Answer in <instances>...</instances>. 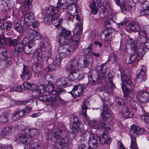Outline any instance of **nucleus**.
Here are the masks:
<instances>
[{
    "label": "nucleus",
    "instance_id": "nucleus-1",
    "mask_svg": "<svg viewBox=\"0 0 149 149\" xmlns=\"http://www.w3.org/2000/svg\"><path fill=\"white\" fill-rule=\"evenodd\" d=\"M52 54V52L50 50L44 51L42 49H38L36 51L35 55L38 60L36 64L38 68L37 69H40V70H41L45 65H47L49 63L48 61Z\"/></svg>",
    "mask_w": 149,
    "mask_h": 149
},
{
    "label": "nucleus",
    "instance_id": "nucleus-2",
    "mask_svg": "<svg viewBox=\"0 0 149 149\" xmlns=\"http://www.w3.org/2000/svg\"><path fill=\"white\" fill-rule=\"evenodd\" d=\"M120 73L121 80L123 83V82H124L126 84L129 85L130 88H127L124 84L121 85V88L123 91L124 97L127 100V101H128L132 99L129 91L133 90L134 87V85L129 76L126 75L125 71L123 72H121Z\"/></svg>",
    "mask_w": 149,
    "mask_h": 149
},
{
    "label": "nucleus",
    "instance_id": "nucleus-3",
    "mask_svg": "<svg viewBox=\"0 0 149 149\" xmlns=\"http://www.w3.org/2000/svg\"><path fill=\"white\" fill-rule=\"evenodd\" d=\"M113 15H109L105 21V26L107 29L104 30L100 35V38L102 40H103L104 41H107L110 40L111 38L114 36L115 35V29L110 28V26H109L111 25V22L113 21L112 17V16L113 17Z\"/></svg>",
    "mask_w": 149,
    "mask_h": 149
},
{
    "label": "nucleus",
    "instance_id": "nucleus-4",
    "mask_svg": "<svg viewBox=\"0 0 149 149\" xmlns=\"http://www.w3.org/2000/svg\"><path fill=\"white\" fill-rule=\"evenodd\" d=\"M63 132H65V131L64 130L61 131L58 128L56 129V131L54 130L53 131H51L48 135V139L54 140V142L57 143V146L59 148H62L63 146H66L67 142L65 140H66V138H63L61 141V134Z\"/></svg>",
    "mask_w": 149,
    "mask_h": 149
},
{
    "label": "nucleus",
    "instance_id": "nucleus-5",
    "mask_svg": "<svg viewBox=\"0 0 149 149\" xmlns=\"http://www.w3.org/2000/svg\"><path fill=\"white\" fill-rule=\"evenodd\" d=\"M130 136L131 139V145L130 147L132 149H137V145L136 142V137L141 134L144 131V129L140 128L134 125L131 126L130 130Z\"/></svg>",
    "mask_w": 149,
    "mask_h": 149
},
{
    "label": "nucleus",
    "instance_id": "nucleus-6",
    "mask_svg": "<svg viewBox=\"0 0 149 149\" xmlns=\"http://www.w3.org/2000/svg\"><path fill=\"white\" fill-rule=\"evenodd\" d=\"M65 91L64 90L59 89L56 91H54L53 94H51L49 98V105L53 107H57L61 104H64V101L59 96V95L61 93Z\"/></svg>",
    "mask_w": 149,
    "mask_h": 149
},
{
    "label": "nucleus",
    "instance_id": "nucleus-7",
    "mask_svg": "<svg viewBox=\"0 0 149 149\" xmlns=\"http://www.w3.org/2000/svg\"><path fill=\"white\" fill-rule=\"evenodd\" d=\"M103 105L100 108L102 111L101 116L103 121L106 122L112 116V112L108 107L111 104V100L108 98L107 100H103Z\"/></svg>",
    "mask_w": 149,
    "mask_h": 149
},
{
    "label": "nucleus",
    "instance_id": "nucleus-8",
    "mask_svg": "<svg viewBox=\"0 0 149 149\" xmlns=\"http://www.w3.org/2000/svg\"><path fill=\"white\" fill-rule=\"evenodd\" d=\"M37 133V130L35 128L31 129L29 131V134L25 132L19 134V138H17L18 141L23 144L29 145L32 142V136H34Z\"/></svg>",
    "mask_w": 149,
    "mask_h": 149
},
{
    "label": "nucleus",
    "instance_id": "nucleus-9",
    "mask_svg": "<svg viewBox=\"0 0 149 149\" xmlns=\"http://www.w3.org/2000/svg\"><path fill=\"white\" fill-rule=\"evenodd\" d=\"M85 141L87 142L90 146L93 148L95 149L97 146L98 141L97 136L94 134H92L89 132L87 131L81 134V137Z\"/></svg>",
    "mask_w": 149,
    "mask_h": 149
},
{
    "label": "nucleus",
    "instance_id": "nucleus-10",
    "mask_svg": "<svg viewBox=\"0 0 149 149\" xmlns=\"http://www.w3.org/2000/svg\"><path fill=\"white\" fill-rule=\"evenodd\" d=\"M52 6H51L47 9L46 12L48 14L49 17L45 16L43 18V20L46 24H49L50 22L54 23V22L57 21L59 18L58 12H56Z\"/></svg>",
    "mask_w": 149,
    "mask_h": 149
},
{
    "label": "nucleus",
    "instance_id": "nucleus-11",
    "mask_svg": "<svg viewBox=\"0 0 149 149\" xmlns=\"http://www.w3.org/2000/svg\"><path fill=\"white\" fill-rule=\"evenodd\" d=\"M32 109L31 107L27 106L23 109H17L14 112L12 118L15 120H20L23 118L26 114L29 113Z\"/></svg>",
    "mask_w": 149,
    "mask_h": 149
},
{
    "label": "nucleus",
    "instance_id": "nucleus-12",
    "mask_svg": "<svg viewBox=\"0 0 149 149\" xmlns=\"http://www.w3.org/2000/svg\"><path fill=\"white\" fill-rule=\"evenodd\" d=\"M71 71L68 76V79L71 80L76 81L81 80L83 77V74L78 69L74 70Z\"/></svg>",
    "mask_w": 149,
    "mask_h": 149
},
{
    "label": "nucleus",
    "instance_id": "nucleus-13",
    "mask_svg": "<svg viewBox=\"0 0 149 149\" xmlns=\"http://www.w3.org/2000/svg\"><path fill=\"white\" fill-rule=\"evenodd\" d=\"M75 37V35H73L70 36V40L71 41V42L70 45L68 49V52L70 53V55L75 51L79 45L78 42L80 37L79 36L76 39H74Z\"/></svg>",
    "mask_w": 149,
    "mask_h": 149
},
{
    "label": "nucleus",
    "instance_id": "nucleus-14",
    "mask_svg": "<svg viewBox=\"0 0 149 149\" xmlns=\"http://www.w3.org/2000/svg\"><path fill=\"white\" fill-rule=\"evenodd\" d=\"M84 86L83 85L77 84L74 86L71 91V94L74 97H79L83 91Z\"/></svg>",
    "mask_w": 149,
    "mask_h": 149
},
{
    "label": "nucleus",
    "instance_id": "nucleus-15",
    "mask_svg": "<svg viewBox=\"0 0 149 149\" xmlns=\"http://www.w3.org/2000/svg\"><path fill=\"white\" fill-rule=\"evenodd\" d=\"M56 7L52 6L56 12H61L68 8V4H67V0H58Z\"/></svg>",
    "mask_w": 149,
    "mask_h": 149
},
{
    "label": "nucleus",
    "instance_id": "nucleus-16",
    "mask_svg": "<svg viewBox=\"0 0 149 149\" xmlns=\"http://www.w3.org/2000/svg\"><path fill=\"white\" fill-rule=\"evenodd\" d=\"M127 48H128V47H129L131 49L136 52L141 53V51L143 50L142 47L139 48L137 47L136 42L131 39H130V40L127 41Z\"/></svg>",
    "mask_w": 149,
    "mask_h": 149
},
{
    "label": "nucleus",
    "instance_id": "nucleus-17",
    "mask_svg": "<svg viewBox=\"0 0 149 149\" xmlns=\"http://www.w3.org/2000/svg\"><path fill=\"white\" fill-rule=\"evenodd\" d=\"M140 29L139 24L136 22H133L125 26L126 30L130 32H136Z\"/></svg>",
    "mask_w": 149,
    "mask_h": 149
},
{
    "label": "nucleus",
    "instance_id": "nucleus-18",
    "mask_svg": "<svg viewBox=\"0 0 149 149\" xmlns=\"http://www.w3.org/2000/svg\"><path fill=\"white\" fill-rule=\"evenodd\" d=\"M68 80L66 78L62 77L57 79L55 82V84L57 87L62 89L68 86Z\"/></svg>",
    "mask_w": 149,
    "mask_h": 149
},
{
    "label": "nucleus",
    "instance_id": "nucleus-19",
    "mask_svg": "<svg viewBox=\"0 0 149 149\" xmlns=\"http://www.w3.org/2000/svg\"><path fill=\"white\" fill-rule=\"evenodd\" d=\"M97 74L100 78L104 77L106 75L108 68H107L105 65L103 64L100 66H98L96 69Z\"/></svg>",
    "mask_w": 149,
    "mask_h": 149
},
{
    "label": "nucleus",
    "instance_id": "nucleus-20",
    "mask_svg": "<svg viewBox=\"0 0 149 149\" xmlns=\"http://www.w3.org/2000/svg\"><path fill=\"white\" fill-rule=\"evenodd\" d=\"M28 33L29 36L31 40H35L39 39L41 40L42 38L39 32L32 28L29 30Z\"/></svg>",
    "mask_w": 149,
    "mask_h": 149
},
{
    "label": "nucleus",
    "instance_id": "nucleus-21",
    "mask_svg": "<svg viewBox=\"0 0 149 149\" xmlns=\"http://www.w3.org/2000/svg\"><path fill=\"white\" fill-rule=\"evenodd\" d=\"M62 50L60 52L59 56L61 58L56 59V62L57 64L59 67L61 66V62L62 61V58H65L66 57H68L70 56V53L68 52V48H64L63 47H61Z\"/></svg>",
    "mask_w": 149,
    "mask_h": 149
},
{
    "label": "nucleus",
    "instance_id": "nucleus-22",
    "mask_svg": "<svg viewBox=\"0 0 149 149\" xmlns=\"http://www.w3.org/2000/svg\"><path fill=\"white\" fill-rule=\"evenodd\" d=\"M137 94L141 96V99H138V102L141 103L147 102L149 100V94L148 92L143 91H140L137 92Z\"/></svg>",
    "mask_w": 149,
    "mask_h": 149
},
{
    "label": "nucleus",
    "instance_id": "nucleus-23",
    "mask_svg": "<svg viewBox=\"0 0 149 149\" xmlns=\"http://www.w3.org/2000/svg\"><path fill=\"white\" fill-rule=\"evenodd\" d=\"M70 121L73 123V130H75V129L77 128L81 129V127L83 125V123L79 120L78 117L77 116H73L70 118Z\"/></svg>",
    "mask_w": 149,
    "mask_h": 149
},
{
    "label": "nucleus",
    "instance_id": "nucleus-24",
    "mask_svg": "<svg viewBox=\"0 0 149 149\" xmlns=\"http://www.w3.org/2000/svg\"><path fill=\"white\" fill-rule=\"evenodd\" d=\"M78 61L75 58H73L69 63L66 66L67 71H72L77 69L78 65Z\"/></svg>",
    "mask_w": 149,
    "mask_h": 149
},
{
    "label": "nucleus",
    "instance_id": "nucleus-25",
    "mask_svg": "<svg viewBox=\"0 0 149 149\" xmlns=\"http://www.w3.org/2000/svg\"><path fill=\"white\" fill-rule=\"evenodd\" d=\"M22 79L24 80L29 79L32 77V74L30 70L28 67L23 64V68L22 73L21 76Z\"/></svg>",
    "mask_w": 149,
    "mask_h": 149
},
{
    "label": "nucleus",
    "instance_id": "nucleus-26",
    "mask_svg": "<svg viewBox=\"0 0 149 149\" xmlns=\"http://www.w3.org/2000/svg\"><path fill=\"white\" fill-rule=\"evenodd\" d=\"M122 3L121 5L120 4L118 6H120L121 10L123 11H127L129 10L130 11H133L134 9L133 8H134L135 7L134 6H132L127 1V0H122Z\"/></svg>",
    "mask_w": 149,
    "mask_h": 149
},
{
    "label": "nucleus",
    "instance_id": "nucleus-27",
    "mask_svg": "<svg viewBox=\"0 0 149 149\" xmlns=\"http://www.w3.org/2000/svg\"><path fill=\"white\" fill-rule=\"evenodd\" d=\"M35 18L34 15L33 13H27L24 19V22L26 25H31L34 22Z\"/></svg>",
    "mask_w": 149,
    "mask_h": 149
},
{
    "label": "nucleus",
    "instance_id": "nucleus-28",
    "mask_svg": "<svg viewBox=\"0 0 149 149\" xmlns=\"http://www.w3.org/2000/svg\"><path fill=\"white\" fill-rule=\"evenodd\" d=\"M83 22V20H80L79 21V23L77 22V24H75L77 31H76L75 33V29L73 31V32L74 33H75L77 35L76 36L75 35H74L75 36V39H76L79 36H80V38H81V36H79V35L81 34L82 33Z\"/></svg>",
    "mask_w": 149,
    "mask_h": 149
},
{
    "label": "nucleus",
    "instance_id": "nucleus-29",
    "mask_svg": "<svg viewBox=\"0 0 149 149\" xmlns=\"http://www.w3.org/2000/svg\"><path fill=\"white\" fill-rule=\"evenodd\" d=\"M0 58L4 60L6 62V63L8 65H10L12 63V57L8 51L1 54Z\"/></svg>",
    "mask_w": 149,
    "mask_h": 149
},
{
    "label": "nucleus",
    "instance_id": "nucleus-30",
    "mask_svg": "<svg viewBox=\"0 0 149 149\" xmlns=\"http://www.w3.org/2000/svg\"><path fill=\"white\" fill-rule=\"evenodd\" d=\"M0 58L4 60L6 62V63L8 65H10L12 63V57L8 51L1 54Z\"/></svg>",
    "mask_w": 149,
    "mask_h": 149
},
{
    "label": "nucleus",
    "instance_id": "nucleus-31",
    "mask_svg": "<svg viewBox=\"0 0 149 149\" xmlns=\"http://www.w3.org/2000/svg\"><path fill=\"white\" fill-rule=\"evenodd\" d=\"M89 102L86 101L83 104L82 107L81 111L80 113V117L82 119L86 120L88 118L86 110L88 109L87 105L89 104Z\"/></svg>",
    "mask_w": 149,
    "mask_h": 149
},
{
    "label": "nucleus",
    "instance_id": "nucleus-32",
    "mask_svg": "<svg viewBox=\"0 0 149 149\" xmlns=\"http://www.w3.org/2000/svg\"><path fill=\"white\" fill-rule=\"evenodd\" d=\"M10 115L6 112L0 111V122L3 123H8L10 120Z\"/></svg>",
    "mask_w": 149,
    "mask_h": 149
},
{
    "label": "nucleus",
    "instance_id": "nucleus-33",
    "mask_svg": "<svg viewBox=\"0 0 149 149\" xmlns=\"http://www.w3.org/2000/svg\"><path fill=\"white\" fill-rule=\"evenodd\" d=\"M141 6L143 9L141 11V14L145 16L149 15V1H146Z\"/></svg>",
    "mask_w": 149,
    "mask_h": 149
},
{
    "label": "nucleus",
    "instance_id": "nucleus-34",
    "mask_svg": "<svg viewBox=\"0 0 149 149\" xmlns=\"http://www.w3.org/2000/svg\"><path fill=\"white\" fill-rule=\"evenodd\" d=\"M111 141V139L110 137H108L105 133H103L99 137L100 143L102 145L105 144H110Z\"/></svg>",
    "mask_w": 149,
    "mask_h": 149
},
{
    "label": "nucleus",
    "instance_id": "nucleus-35",
    "mask_svg": "<svg viewBox=\"0 0 149 149\" xmlns=\"http://www.w3.org/2000/svg\"><path fill=\"white\" fill-rule=\"evenodd\" d=\"M109 7V6L108 4L102 3V5H101L100 8L102 10V11L100 14V16L101 18L105 17L107 15Z\"/></svg>",
    "mask_w": 149,
    "mask_h": 149
},
{
    "label": "nucleus",
    "instance_id": "nucleus-36",
    "mask_svg": "<svg viewBox=\"0 0 149 149\" xmlns=\"http://www.w3.org/2000/svg\"><path fill=\"white\" fill-rule=\"evenodd\" d=\"M121 112L123 117L127 119L130 117V112L129 111V108L127 104H125L123 106L121 110Z\"/></svg>",
    "mask_w": 149,
    "mask_h": 149
},
{
    "label": "nucleus",
    "instance_id": "nucleus-37",
    "mask_svg": "<svg viewBox=\"0 0 149 149\" xmlns=\"http://www.w3.org/2000/svg\"><path fill=\"white\" fill-rule=\"evenodd\" d=\"M78 63L81 67H84L90 63L89 58L84 56H82L79 58Z\"/></svg>",
    "mask_w": 149,
    "mask_h": 149
},
{
    "label": "nucleus",
    "instance_id": "nucleus-38",
    "mask_svg": "<svg viewBox=\"0 0 149 149\" xmlns=\"http://www.w3.org/2000/svg\"><path fill=\"white\" fill-rule=\"evenodd\" d=\"M24 45L23 44L19 43L15 46V50L13 52V54L15 56H18L23 50Z\"/></svg>",
    "mask_w": 149,
    "mask_h": 149
},
{
    "label": "nucleus",
    "instance_id": "nucleus-39",
    "mask_svg": "<svg viewBox=\"0 0 149 149\" xmlns=\"http://www.w3.org/2000/svg\"><path fill=\"white\" fill-rule=\"evenodd\" d=\"M146 79V75L144 70L141 69V70L137 74L136 81L139 82H141Z\"/></svg>",
    "mask_w": 149,
    "mask_h": 149
},
{
    "label": "nucleus",
    "instance_id": "nucleus-40",
    "mask_svg": "<svg viewBox=\"0 0 149 149\" xmlns=\"http://www.w3.org/2000/svg\"><path fill=\"white\" fill-rule=\"evenodd\" d=\"M66 9H68V11L72 17L77 15L76 13H77L78 11V9L73 5L70 6L68 4V8Z\"/></svg>",
    "mask_w": 149,
    "mask_h": 149
},
{
    "label": "nucleus",
    "instance_id": "nucleus-41",
    "mask_svg": "<svg viewBox=\"0 0 149 149\" xmlns=\"http://www.w3.org/2000/svg\"><path fill=\"white\" fill-rule=\"evenodd\" d=\"M80 146L78 147V149H93L87 145V142L85 141L81 137L80 140Z\"/></svg>",
    "mask_w": 149,
    "mask_h": 149
},
{
    "label": "nucleus",
    "instance_id": "nucleus-42",
    "mask_svg": "<svg viewBox=\"0 0 149 149\" xmlns=\"http://www.w3.org/2000/svg\"><path fill=\"white\" fill-rule=\"evenodd\" d=\"M33 46L32 42H30L28 44L24 45L23 50L26 54H29L32 52Z\"/></svg>",
    "mask_w": 149,
    "mask_h": 149
},
{
    "label": "nucleus",
    "instance_id": "nucleus-43",
    "mask_svg": "<svg viewBox=\"0 0 149 149\" xmlns=\"http://www.w3.org/2000/svg\"><path fill=\"white\" fill-rule=\"evenodd\" d=\"M14 28L16 31L19 33H23L26 29L24 25H22L19 23L14 25Z\"/></svg>",
    "mask_w": 149,
    "mask_h": 149
},
{
    "label": "nucleus",
    "instance_id": "nucleus-44",
    "mask_svg": "<svg viewBox=\"0 0 149 149\" xmlns=\"http://www.w3.org/2000/svg\"><path fill=\"white\" fill-rule=\"evenodd\" d=\"M13 128L11 126H7L3 128L1 131V134L4 136L9 135L13 132Z\"/></svg>",
    "mask_w": 149,
    "mask_h": 149
},
{
    "label": "nucleus",
    "instance_id": "nucleus-45",
    "mask_svg": "<svg viewBox=\"0 0 149 149\" xmlns=\"http://www.w3.org/2000/svg\"><path fill=\"white\" fill-rule=\"evenodd\" d=\"M137 54L136 53L131 55L128 59L126 60V63L129 64H130L133 62L135 63H137L138 62V60L137 59Z\"/></svg>",
    "mask_w": 149,
    "mask_h": 149
},
{
    "label": "nucleus",
    "instance_id": "nucleus-46",
    "mask_svg": "<svg viewBox=\"0 0 149 149\" xmlns=\"http://www.w3.org/2000/svg\"><path fill=\"white\" fill-rule=\"evenodd\" d=\"M58 41L60 44L63 45H65L68 43L70 40V39H69L68 37L66 36H63L60 35L59 36Z\"/></svg>",
    "mask_w": 149,
    "mask_h": 149
},
{
    "label": "nucleus",
    "instance_id": "nucleus-47",
    "mask_svg": "<svg viewBox=\"0 0 149 149\" xmlns=\"http://www.w3.org/2000/svg\"><path fill=\"white\" fill-rule=\"evenodd\" d=\"M36 90L39 94L43 93L47 91L45 86L43 84L37 86L36 87Z\"/></svg>",
    "mask_w": 149,
    "mask_h": 149
},
{
    "label": "nucleus",
    "instance_id": "nucleus-48",
    "mask_svg": "<svg viewBox=\"0 0 149 149\" xmlns=\"http://www.w3.org/2000/svg\"><path fill=\"white\" fill-rule=\"evenodd\" d=\"M50 95H40L38 97V99L40 101L43 102H49Z\"/></svg>",
    "mask_w": 149,
    "mask_h": 149
},
{
    "label": "nucleus",
    "instance_id": "nucleus-49",
    "mask_svg": "<svg viewBox=\"0 0 149 149\" xmlns=\"http://www.w3.org/2000/svg\"><path fill=\"white\" fill-rule=\"evenodd\" d=\"M48 40L46 38H44L41 41V46L42 47L40 49H42L44 51H46L47 50H45L44 49V48H45L49 44L48 42Z\"/></svg>",
    "mask_w": 149,
    "mask_h": 149
},
{
    "label": "nucleus",
    "instance_id": "nucleus-50",
    "mask_svg": "<svg viewBox=\"0 0 149 149\" xmlns=\"http://www.w3.org/2000/svg\"><path fill=\"white\" fill-rule=\"evenodd\" d=\"M93 75H90L88 76L89 82L91 84L94 83L97 80L98 78L99 77L97 74L96 75L95 77Z\"/></svg>",
    "mask_w": 149,
    "mask_h": 149
},
{
    "label": "nucleus",
    "instance_id": "nucleus-51",
    "mask_svg": "<svg viewBox=\"0 0 149 149\" xmlns=\"http://www.w3.org/2000/svg\"><path fill=\"white\" fill-rule=\"evenodd\" d=\"M141 118L146 123V127L149 130V116L147 114H144L141 116Z\"/></svg>",
    "mask_w": 149,
    "mask_h": 149
},
{
    "label": "nucleus",
    "instance_id": "nucleus-52",
    "mask_svg": "<svg viewBox=\"0 0 149 149\" xmlns=\"http://www.w3.org/2000/svg\"><path fill=\"white\" fill-rule=\"evenodd\" d=\"M75 130H73V127L72 128V132L69 134V138L70 139H73L75 138L78 132L81 129L77 128H75Z\"/></svg>",
    "mask_w": 149,
    "mask_h": 149
},
{
    "label": "nucleus",
    "instance_id": "nucleus-53",
    "mask_svg": "<svg viewBox=\"0 0 149 149\" xmlns=\"http://www.w3.org/2000/svg\"><path fill=\"white\" fill-rule=\"evenodd\" d=\"M98 120H92L89 121V125L90 126L93 128L96 129L99 127L98 126H97V124L98 123Z\"/></svg>",
    "mask_w": 149,
    "mask_h": 149
},
{
    "label": "nucleus",
    "instance_id": "nucleus-54",
    "mask_svg": "<svg viewBox=\"0 0 149 149\" xmlns=\"http://www.w3.org/2000/svg\"><path fill=\"white\" fill-rule=\"evenodd\" d=\"M127 102L132 108L135 111H136L137 109L136 106L137 104L134 101H133L131 99L130 100L128 101H127Z\"/></svg>",
    "mask_w": 149,
    "mask_h": 149
},
{
    "label": "nucleus",
    "instance_id": "nucleus-55",
    "mask_svg": "<svg viewBox=\"0 0 149 149\" xmlns=\"http://www.w3.org/2000/svg\"><path fill=\"white\" fill-rule=\"evenodd\" d=\"M22 84L21 85H19L17 84H15L14 86L13 87L14 91H17L21 92L24 90Z\"/></svg>",
    "mask_w": 149,
    "mask_h": 149
},
{
    "label": "nucleus",
    "instance_id": "nucleus-56",
    "mask_svg": "<svg viewBox=\"0 0 149 149\" xmlns=\"http://www.w3.org/2000/svg\"><path fill=\"white\" fill-rule=\"evenodd\" d=\"M90 8L91 9V13L93 15L96 14L98 11V8L96 7L95 5L91 4L89 5Z\"/></svg>",
    "mask_w": 149,
    "mask_h": 149
},
{
    "label": "nucleus",
    "instance_id": "nucleus-57",
    "mask_svg": "<svg viewBox=\"0 0 149 149\" xmlns=\"http://www.w3.org/2000/svg\"><path fill=\"white\" fill-rule=\"evenodd\" d=\"M60 35H63V36H68L70 35L71 33V31L68 29H66L63 28L61 31L60 32Z\"/></svg>",
    "mask_w": 149,
    "mask_h": 149
},
{
    "label": "nucleus",
    "instance_id": "nucleus-58",
    "mask_svg": "<svg viewBox=\"0 0 149 149\" xmlns=\"http://www.w3.org/2000/svg\"><path fill=\"white\" fill-rule=\"evenodd\" d=\"M55 87L54 86L53 84H51L49 85L47 88L46 90H47V91H48V92L49 93H51V94H53V92L56 91L57 90H59V89H55Z\"/></svg>",
    "mask_w": 149,
    "mask_h": 149
},
{
    "label": "nucleus",
    "instance_id": "nucleus-59",
    "mask_svg": "<svg viewBox=\"0 0 149 149\" xmlns=\"http://www.w3.org/2000/svg\"><path fill=\"white\" fill-rule=\"evenodd\" d=\"M115 100L116 102L120 106H123L125 104H126L124 100L122 99L119 97H116L115 98Z\"/></svg>",
    "mask_w": 149,
    "mask_h": 149
},
{
    "label": "nucleus",
    "instance_id": "nucleus-60",
    "mask_svg": "<svg viewBox=\"0 0 149 149\" xmlns=\"http://www.w3.org/2000/svg\"><path fill=\"white\" fill-rule=\"evenodd\" d=\"M30 100H26L24 101H19L17 100L15 102V103L16 104L17 106L20 105H25L27 104L29 102H30Z\"/></svg>",
    "mask_w": 149,
    "mask_h": 149
},
{
    "label": "nucleus",
    "instance_id": "nucleus-61",
    "mask_svg": "<svg viewBox=\"0 0 149 149\" xmlns=\"http://www.w3.org/2000/svg\"><path fill=\"white\" fill-rule=\"evenodd\" d=\"M93 47V44L92 43L90 44L88 47L85 48L83 50L84 53L86 55H87L92 50Z\"/></svg>",
    "mask_w": 149,
    "mask_h": 149
},
{
    "label": "nucleus",
    "instance_id": "nucleus-62",
    "mask_svg": "<svg viewBox=\"0 0 149 149\" xmlns=\"http://www.w3.org/2000/svg\"><path fill=\"white\" fill-rule=\"evenodd\" d=\"M56 66L55 64L54 63H51L49 65L46 70H47L48 71L52 72L55 70L56 68Z\"/></svg>",
    "mask_w": 149,
    "mask_h": 149
},
{
    "label": "nucleus",
    "instance_id": "nucleus-63",
    "mask_svg": "<svg viewBox=\"0 0 149 149\" xmlns=\"http://www.w3.org/2000/svg\"><path fill=\"white\" fill-rule=\"evenodd\" d=\"M24 90H25L26 89H29L30 88L32 85H34L33 84H32L27 82H25L22 84Z\"/></svg>",
    "mask_w": 149,
    "mask_h": 149
},
{
    "label": "nucleus",
    "instance_id": "nucleus-64",
    "mask_svg": "<svg viewBox=\"0 0 149 149\" xmlns=\"http://www.w3.org/2000/svg\"><path fill=\"white\" fill-rule=\"evenodd\" d=\"M29 146L31 148H33L34 149H39L41 147V145L39 144L36 143L35 144L34 143H32L31 144H30Z\"/></svg>",
    "mask_w": 149,
    "mask_h": 149
}]
</instances>
